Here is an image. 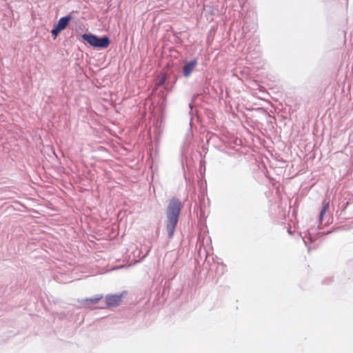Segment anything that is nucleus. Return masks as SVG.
Instances as JSON below:
<instances>
[{
    "label": "nucleus",
    "instance_id": "0eeeda50",
    "mask_svg": "<svg viewBox=\"0 0 353 353\" xmlns=\"http://www.w3.org/2000/svg\"><path fill=\"white\" fill-rule=\"evenodd\" d=\"M323 207L320 213V219H323L324 214L326 213V212L329 208V202L325 201H323Z\"/></svg>",
    "mask_w": 353,
    "mask_h": 353
},
{
    "label": "nucleus",
    "instance_id": "423d86ee",
    "mask_svg": "<svg viewBox=\"0 0 353 353\" xmlns=\"http://www.w3.org/2000/svg\"><path fill=\"white\" fill-rule=\"evenodd\" d=\"M197 65V61L196 59L192 60L187 63L183 68V74L185 77H188L192 72L194 70Z\"/></svg>",
    "mask_w": 353,
    "mask_h": 353
},
{
    "label": "nucleus",
    "instance_id": "39448f33",
    "mask_svg": "<svg viewBox=\"0 0 353 353\" xmlns=\"http://www.w3.org/2000/svg\"><path fill=\"white\" fill-rule=\"evenodd\" d=\"M102 296H97L94 298L81 299V301H79V302L81 306L83 307L96 309L97 307H94V305L97 304L99 302V301L102 299Z\"/></svg>",
    "mask_w": 353,
    "mask_h": 353
},
{
    "label": "nucleus",
    "instance_id": "f03ea898",
    "mask_svg": "<svg viewBox=\"0 0 353 353\" xmlns=\"http://www.w3.org/2000/svg\"><path fill=\"white\" fill-rule=\"evenodd\" d=\"M82 38L91 46L98 48H106L110 43V41L107 37L99 38L92 34H83Z\"/></svg>",
    "mask_w": 353,
    "mask_h": 353
},
{
    "label": "nucleus",
    "instance_id": "20e7f679",
    "mask_svg": "<svg viewBox=\"0 0 353 353\" xmlns=\"http://www.w3.org/2000/svg\"><path fill=\"white\" fill-rule=\"evenodd\" d=\"M121 294H110L105 296V303L108 307H117L121 304Z\"/></svg>",
    "mask_w": 353,
    "mask_h": 353
},
{
    "label": "nucleus",
    "instance_id": "f257e3e1",
    "mask_svg": "<svg viewBox=\"0 0 353 353\" xmlns=\"http://www.w3.org/2000/svg\"><path fill=\"white\" fill-rule=\"evenodd\" d=\"M181 210V203L179 200L175 198L171 199L167 209L166 221V229L168 232L169 238H172L174 235Z\"/></svg>",
    "mask_w": 353,
    "mask_h": 353
},
{
    "label": "nucleus",
    "instance_id": "7ed1b4c3",
    "mask_svg": "<svg viewBox=\"0 0 353 353\" xmlns=\"http://www.w3.org/2000/svg\"><path fill=\"white\" fill-rule=\"evenodd\" d=\"M71 19L72 17L70 15H68L66 17H61L57 23L54 25V28L51 30V33L54 37V39H56L59 33L66 28Z\"/></svg>",
    "mask_w": 353,
    "mask_h": 353
}]
</instances>
